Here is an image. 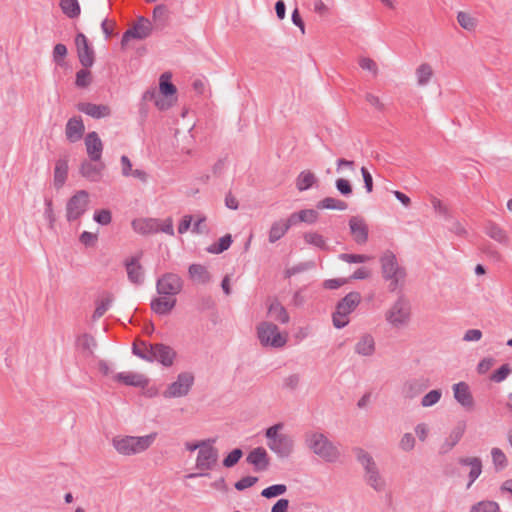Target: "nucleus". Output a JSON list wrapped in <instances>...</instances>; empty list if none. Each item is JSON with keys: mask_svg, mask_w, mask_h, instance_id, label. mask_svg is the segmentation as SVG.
<instances>
[{"mask_svg": "<svg viewBox=\"0 0 512 512\" xmlns=\"http://www.w3.org/2000/svg\"><path fill=\"white\" fill-rule=\"evenodd\" d=\"M361 294L352 291L344 296L336 305V309L332 314L333 325L337 329H342L348 325L347 316L351 314L361 302Z\"/></svg>", "mask_w": 512, "mask_h": 512, "instance_id": "nucleus-6", "label": "nucleus"}, {"mask_svg": "<svg viewBox=\"0 0 512 512\" xmlns=\"http://www.w3.org/2000/svg\"><path fill=\"white\" fill-rule=\"evenodd\" d=\"M215 442V438L206 439L204 447L198 451L196 458V468L202 472L191 473L187 476L188 478L209 476L207 471L212 470L219 459L218 449L213 446Z\"/></svg>", "mask_w": 512, "mask_h": 512, "instance_id": "nucleus-5", "label": "nucleus"}, {"mask_svg": "<svg viewBox=\"0 0 512 512\" xmlns=\"http://www.w3.org/2000/svg\"><path fill=\"white\" fill-rule=\"evenodd\" d=\"M287 491V486L285 484H274L264 488L261 491V496L266 499H272L284 494Z\"/></svg>", "mask_w": 512, "mask_h": 512, "instance_id": "nucleus-46", "label": "nucleus"}, {"mask_svg": "<svg viewBox=\"0 0 512 512\" xmlns=\"http://www.w3.org/2000/svg\"><path fill=\"white\" fill-rule=\"evenodd\" d=\"M114 381L127 386L145 388L149 380L140 373L136 372H120L113 376Z\"/></svg>", "mask_w": 512, "mask_h": 512, "instance_id": "nucleus-19", "label": "nucleus"}, {"mask_svg": "<svg viewBox=\"0 0 512 512\" xmlns=\"http://www.w3.org/2000/svg\"><path fill=\"white\" fill-rule=\"evenodd\" d=\"M133 229L140 234L159 232V222L156 219H138L132 222Z\"/></svg>", "mask_w": 512, "mask_h": 512, "instance_id": "nucleus-28", "label": "nucleus"}, {"mask_svg": "<svg viewBox=\"0 0 512 512\" xmlns=\"http://www.w3.org/2000/svg\"><path fill=\"white\" fill-rule=\"evenodd\" d=\"M359 66L363 69V70H367L371 73H373V75H377L378 73V68H377V64L376 62L371 59V58H368V57H362L360 60H359Z\"/></svg>", "mask_w": 512, "mask_h": 512, "instance_id": "nucleus-63", "label": "nucleus"}, {"mask_svg": "<svg viewBox=\"0 0 512 512\" xmlns=\"http://www.w3.org/2000/svg\"><path fill=\"white\" fill-rule=\"evenodd\" d=\"M354 452L356 454L357 461L363 466L364 470L376 464L373 457L364 449L355 448Z\"/></svg>", "mask_w": 512, "mask_h": 512, "instance_id": "nucleus-49", "label": "nucleus"}, {"mask_svg": "<svg viewBox=\"0 0 512 512\" xmlns=\"http://www.w3.org/2000/svg\"><path fill=\"white\" fill-rule=\"evenodd\" d=\"M75 45L80 64L84 68L92 67L95 62V52L89 44L87 37L83 33H78L76 35Z\"/></svg>", "mask_w": 512, "mask_h": 512, "instance_id": "nucleus-13", "label": "nucleus"}, {"mask_svg": "<svg viewBox=\"0 0 512 512\" xmlns=\"http://www.w3.org/2000/svg\"><path fill=\"white\" fill-rule=\"evenodd\" d=\"M410 303L403 295L386 312V320L396 328L406 325L410 320Z\"/></svg>", "mask_w": 512, "mask_h": 512, "instance_id": "nucleus-8", "label": "nucleus"}, {"mask_svg": "<svg viewBox=\"0 0 512 512\" xmlns=\"http://www.w3.org/2000/svg\"><path fill=\"white\" fill-rule=\"evenodd\" d=\"M139 258V256H134L124 263L129 281L136 285H140L144 281V271L139 263Z\"/></svg>", "mask_w": 512, "mask_h": 512, "instance_id": "nucleus-21", "label": "nucleus"}, {"mask_svg": "<svg viewBox=\"0 0 512 512\" xmlns=\"http://www.w3.org/2000/svg\"><path fill=\"white\" fill-rule=\"evenodd\" d=\"M97 240H98L97 234H94V233H91L88 231L82 232L79 237V241L86 247L94 246L96 244Z\"/></svg>", "mask_w": 512, "mask_h": 512, "instance_id": "nucleus-64", "label": "nucleus"}, {"mask_svg": "<svg viewBox=\"0 0 512 512\" xmlns=\"http://www.w3.org/2000/svg\"><path fill=\"white\" fill-rule=\"evenodd\" d=\"M316 208L319 210L322 209H331V210H340L344 211L348 208V204L340 199H336L333 197H326L317 202Z\"/></svg>", "mask_w": 512, "mask_h": 512, "instance_id": "nucleus-37", "label": "nucleus"}, {"mask_svg": "<svg viewBox=\"0 0 512 512\" xmlns=\"http://www.w3.org/2000/svg\"><path fill=\"white\" fill-rule=\"evenodd\" d=\"M415 443V437L411 433H405L399 442V448L405 452H409L414 449Z\"/></svg>", "mask_w": 512, "mask_h": 512, "instance_id": "nucleus-58", "label": "nucleus"}, {"mask_svg": "<svg viewBox=\"0 0 512 512\" xmlns=\"http://www.w3.org/2000/svg\"><path fill=\"white\" fill-rule=\"evenodd\" d=\"M355 352L362 356H371L375 352V341L371 334H364L355 345Z\"/></svg>", "mask_w": 512, "mask_h": 512, "instance_id": "nucleus-31", "label": "nucleus"}, {"mask_svg": "<svg viewBox=\"0 0 512 512\" xmlns=\"http://www.w3.org/2000/svg\"><path fill=\"white\" fill-rule=\"evenodd\" d=\"M189 277L200 284H206L211 281V275L207 268L201 264H191L188 268Z\"/></svg>", "mask_w": 512, "mask_h": 512, "instance_id": "nucleus-30", "label": "nucleus"}, {"mask_svg": "<svg viewBox=\"0 0 512 512\" xmlns=\"http://www.w3.org/2000/svg\"><path fill=\"white\" fill-rule=\"evenodd\" d=\"M176 302V298L160 295V297H156L151 301L150 306L154 313L164 316L171 313L176 306Z\"/></svg>", "mask_w": 512, "mask_h": 512, "instance_id": "nucleus-23", "label": "nucleus"}, {"mask_svg": "<svg viewBox=\"0 0 512 512\" xmlns=\"http://www.w3.org/2000/svg\"><path fill=\"white\" fill-rule=\"evenodd\" d=\"M89 204V194L85 190L77 191L66 203V219L68 222L78 220L85 214Z\"/></svg>", "mask_w": 512, "mask_h": 512, "instance_id": "nucleus-9", "label": "nucleus"}, {"mask_svg": "<svg viewBox=\"0 0 512 512\" xmlns=\"http://www.w3.org/2000/svg\"><path fill=\"white\" fill-rule=\"evenodd\" d=\"M85 132V126L80 116H74L67 121L65 135L69 142L79 141Z\"/></svg>", "mask_w": 512, "mask_h": 512, "instance_id": "nucleus-20", "label": "nucleus"}, {"mask_svg": "<svg viewBox=\"0 0 512 512\" xmlns=\"http://www.w3.org/2000/svg\"><path fill=\"white\" fill-rule=\"evenodd\" d=\"M151 343L141 341L139 343L135 342L132 346V352L137 357L141 358L142 360H145L147 362L151 361Z\"/></svg>", "mask_w": 512, "mask_h": 512, "instance_id": "nucleus-40", "label": "nucleus"}, {"mask_svg": "<svg viewBox=\"0 0 512 512\" xmlns=\"http://www.w3.org/2000/svg\"><path fill=\"white\" fill-rule=\"evenodd\" d=\"M499 504L492 500H483L472 505L470 512H499Z\"/></svg>", "mask_w": 512, "mask_h": 512, "instance_id": "nucleus-44", "label": "nucleus"}, {"mask_svg": "<svg viewBox=\"0 0 512 512\" xmlns=\"http://www.w3.org/2000/svg\"><path fill=\"white\" fill-rule=\"evenodd\" d=\"M442 396V391L440 389H434L425 394L421 400V405L423 407H431L439 402Z\"/></svg>", "mask_w": 512, "mask_h": 512, "instance_id": "nucleus-52", "label": "nucleus"}, {"mask_svg": "<svg viewBox=\"0 0 512 512\" xmlns=\"http://www.w3.org/2000/svg\"><path fill=\"white\" fill-rule=\"evenodd\" d=\"M194 384V375L191 372H181L177 380L172 382L163 395L165 398H176L186 396Z\"/></svg>", "mask_w": 512, "mask_h": 512, "instance_id": "nucleus-11", "label": "nucleus"}, {"mask_svg": "<svg viewBox=\"0 0 512 512\" xmlns=\"http://www.w3.org/2000/svg\"><path fill=\"white\" fill-rule=\"evenodd\" d=\"M485 233L493 240L500 244H508V236L506 232L495 222L488 221L485 224Z\"/></svg>", "mask_w": 512, "mask_h": 512, "instance_id": "nucleus-32", "label": "nucleus"}, {"mask_svg": "<svg viewBox=\"0 0 512 512\" xmlns=\"http://www.w3.org/2000/svg\"><path fill=\"white\" fill-rule=\"evenodd\" d=\"M288 230L289 229L285 225L284 220L281 219V220L275 221L274 223H272L270 230H269V235H268L269 242L270 243L277 242L287 233Z\"/></svg>", "mask_w": 512, "mask_h": 512, "instance_id": "nucleus-39", "label": "nucleus"}, {"mask_svg": "<svg viewBox=\"0 0 512 512\" xmlns=\"http://www.w3.org/2000/svg\"><path fill=\"white\" fill-rule=\"evenodd\" d=\"M365 481L376 492H383L386 488V483L381 476L377 464L365 470Z\"/></svg>", "mask_w": 512, "mask_h": 512, "instance_id": "nucleus-24", "label": "nucleus"}, {"mask_svg": "<svg viewBox=\"0 0 512 512\" xmlns=\"http://www.w3.org/2000/svg\"><path fill=\"white\" fill-rule=\"evenodd\" d=\"M455 400L466 410L470 411L474 408V399L471 394L469 385L466 382L455 383L452 387Z\"/></svg>", "mask_w": 512, "mask_h": 512, "instance_id": "nucleus-17", "label": "nucleus"}, {"mask_svg": "<svg viewBox=\"0 0 512 512\" xmlns=\"http://www.w3.org/2000/svg\"><path fill=\"white\" fill-rule=\"evenodd\" d=\"M152 33V24L151 22L143 17L139 16L137 21L133 24L132 27L127 29L121 39V46L124 47L131 39L144 40L148 38Z\"/></svg>", "mask_w": 512, "mask_h": 512, "instance_id": "nucleus-12", "label": "nucleus"}, {"mask_svg": "<svg viewBox=\"0 0 512 512\" xmlns=\"http://www.w3.org/2000/svg\"><path fill=\"white\" fill-rule=\"evenodd\" d=\"M304 441L306 447L325 462L334 463L340 457L339 449L321 432H306Z\"/></svg>", "mask_w": 512, "mask_h": 512, "instance_id": "nucleus-1", "label": "nucleus"}, {"mask_svg": "<svg viewBox=\"0 0 512 512\" xmlns=\"http://www.w3.org/2000/svg\"><path fill=\"white\" fill-rule=\"evenodd\" d=\"M157 434L151 433L145 436L114 437L113 447L122 455L130 456L147 450L154 442Z\"/></svg>", "mask_w": 512, "mask_h": 512, "instance_id": "nucleus-4", "label": "nucleus"}, {"mask_svg": "<svg viewBox=\"0 0 512 512\" xmlns=\"http://www.w3.org/2000/svg\"><path fill=\"white\" fill-rule=\"evenodd\" d=\"M257 337L264 347L281 348L287 342V336L280 333L277 325L268 321L257 325Z\"/></svg>", "mask_w": 512, "mask_h": 512, "instance_id": "nucleus-7", "label": "nucleus"}, {"mask_svg": "<svg viewBox=\"0 0 512 512\" xmlns=\"http://www.w3.org/2000/svg\"><path fill=\"white\" fill-rule=\"evenodd\" d=\"M77 109L91 116L94 119H101L110 116L111 109L105 104H94L90 102H82L77 105Z\"/></svg>", "mask_w": 512, "mask_h": 512, "instance_id": "nucleus-22", "label": "nucleus"}, {"mask_svg": "<svg viewBox=\"0 0 512 512\" xmlns=\"http://www.w3.org/2000/svg\"><path fill=\"white\" fill-rule=\"evenodd\" d=\"M303 238L307 244L313 245L322 250L329 249L324 237L317 232H307L304 234Z\"/></svg>", "mask_w": 512, "mask_h": 512, "instance_id": "nucleus-43", "label": "nucleus"}, {"mask_svg": "<svg viewBox=\"0 0 512 512\" xmlns=\"http://www.w3.org/2000/svg\"><path fill=\"white\" fill-rule=\"evenodd\" d=\"M151 361H157L165 367H171L176 359V351L169 345L154 343L151 346Z\"/></svg>", "mask_w": 512, "mask_h": 512, "instance_id": "nucleus-14", "label": "nucleus"}, {"mask_svg": "<svg viewBox=\"0 0 512 512\" xmlns=\"http://www.w3.org/2000/svg\"><path fill=\"white\" fill-rule=\"evenodd\" d=\"M416 75L418 84L422 86L426 85L433 75L431 66L427 63L421 64L416 70Z\"/></svg>", "mask_w": 512, "mask_h": 512, "instance_id": "nucleus-47", "label": "nucleus"}, {"mask_svg": "<svg viewBox=\"0 0 512 512\" xmlns=\"http://www.w3.org/2000/svg\"><path fill=\"white\" fill-rule=\"evenodd\" d=\"M317 183V177L310 170H304L296 178V188L299 191H306Z\"/></svg>", "mask_w": 512, "mask_h": 512, "instance_id": "nucleus-35", "label": "nucleus"}, {"mask_svg": "<svg viewBox=\"0 0 512 512\" xmlns=\"http://www.w3.org/2000/svg\"><path fill=\"white\" fill-rule=\"evenodd\" d=\"M283 429L282 423H277L265 431L267 446L279 458L286 459L290 457L294 449V441L288 434L279 433Z\"/></svg>", "mask_w": 512, "mask_h": 512, "instance_id": "nucleus-3", "label": "nucleus"}, {"mask_svg": "<svg viewBox=\"0 0 512 512\" xmlns=\"http://www.w3.org/2000/svg\"><path fill=\"white\" fill-rule=\"evenodd\" d=\"M258 482V477L256 476H245L235 482L234 487L238 491H243L247 488L252 487L254 484Z\"/></svg>", "mask_w": 512, "mask_h": 512, "instance_id": "nucleus-59", "label": "nucleus"}, {"mask_svg": "<svg viewBox=\"0 0 512 512\" xmlns=\"http://www.w3.org/2000/svg\"><path fill=\"white\" fill-rule=\"evenodd\" d=\"M510 373L511 368L509 364H503L491 374L490 380L496 383H500L504 381Z\"/></svg>", "mask_w": 512, "mask_h": 512, "instance_id": "nucleus-54", "label": "nucleus"}, {"mask_svg": "<svg viewBox=\"0 0 512 512\" xmlns=\"http://www.w3.org/2000/svg\"><path fill=\"white\" fill-rule=\"evenodd\" d=\"M301 377L299 374H291L283 379V388L288 390L297 389L300 383Z\"/></svg>", "mask_w": 512, "mask_h": 512, "instance_id": "nucleus-62", "label": "nucleus"}, {"mask_svg": "<svg viewBox=\"0 0 512 512\" xmlns=\"http://www.w3.org/2000/svg\"><path fill=\"white\" fill-rule=\"evenodd\" d=\"M457 21L459 25L468 31H472L476 27V20L468 13H465L463 11L458 12L457 14Z\"/></svg>", "mask_w": 512, "mask_h": 512, "instance_id": "nucleus-50", "label": "nucleus"}, {"mask_svg": "<svg viewBox=\"0 0 512 512\" xmlns=\"http://www.w3.org/2000/svg\"><path fill=\"white\" fill-rule=\"evenodd\" d=\"M491 456L496 470H502L507 467V457L500 448H493L491 450Z\"/></svg>", "mask_w": 512, "mask_h": 512, "instance_id": "nucleus-48", "label": "nucleus"}, {"mask_svg": "<svg viewBox=\"0 0 512 512\" xmlns=\"http://www.w3.org/2000/svg\"><path fill=\"white\" fill-rule=\"evenodd\" d=\"M380 264L383 279L390 282L389 291L402 288L407 274L405 268L399 265L396 255L386 250L380 257Z\"/></svg>", "mask_w": 512, "mask_h": 512, "instance_id": "nucleus-2", "label": "nucleus"}, {"mask_svg": "<svg viewBox=\"0 0 512 512\" xmlns=\"http://www.w3.org/2000/svg\"><path fill=\"white\" fill-rule=\"evenodd\" d=\"M183 288V280L175 273H165L157 279L156 289L161 296L175 298Z\"/></svg>", "mask_w": 512, "mask_h": 512, "instance_id": "nucleus-10", "label": "nucleus"}, {"mask_svg": "<svg viewBox=\"0 0 512 512\" xmlns=\"http://www.w3.org/2000/svg\"><path fill=\"white\" fill-rule=\"evenodd\" d=\"M172 74L165 72L159 79V94L165 98L174 96L177 92L176 86L171 81Z\"/></svg>", "mask_w": 512, "mask_h": 512, "instance_id": "nucleus-33", "label": "nucleus"}, {"mask_svg": "<svg viewBox=\"0 0 512 512\" xmlns=\"http://www.w3.org/2000/svg\"><path fill=\"white\" fill-rule=\"evenodd\" d=\"M93 219L100 225H108L112 220L111 211L108 209L96 210Z\"/></svg>", "mask_w": 512, "mask_h": 512, "instance_id": "nucleus-57", "label": "nucleus"}, {"mask_svg": "<svg viewBox=\"0 0 512 512\" xmlns=\"http://www.w3.org/2000/svg\"><path fill=\"white\" fill-rule=\"evenodd\" d=\"M339 259L347 263H365L370 259V257L362 254L342 253L339 255Z\"/></svg>", "mask_w": 512, "mask_h": 512, "instance_id": "nucleus-61", "label": "nucleus"}, {"mask_svg": "<svg viewBox=\"0 0 512 512\" xmlns=\"http://www.w3.org/2000/svg\"><path fill=\"white\" fill-rule=\"evenodd\" d=\"M335 186H336L337 191L345 197H349L353 192L352 185H351L350 181L347 179L338 178L335 181Z\"/></svg>", "mask_w": 512, "mask_h": 512, "instance_id": "nucleus-55", "label": "nucleus"}, {"mask_svg": "<svg viewBox=\"0 0 512 512\" xmlns=\"http://www.w3.org/2000/svg\"><path fill=\"white\" fill-rule=\"evenodd\" d=\"M232 236L230 234H226L222 236L217 243H214L207 247V252L211 254H220L226 251L232 244Z\"/></svg>", "mask_w": 512, "mask_h": 512, "instance_id": "nucleus-42", "label": "nucleus"}, {"mask_svg": "<svg viewBox=\"0 0 512 512\" xmlns=\"http://www.w3.org/2000/svg\"><path fill=\"white\" fill-rule=\"evenodd\" d=\"M113 300H114V297L111 293L104 292L101 296V299L96 301V308L92 315L93 320H97V319L101 318L106 313V311L109 309Z\"/></svg>", "mask_w": 512, "mask_h": 512, "instance_id": "nucleus-36", "label": "nucleus"}, {"mask_svg": "<svg viewBox=\"0 0 512 512\" xmlns=\"http://www.w3.org/2000/svg\"><path fill=\"white\" fill-rule=\"evenodd\" d=\"M243 451L240 448H235L223 459L222 464L226 468L234 467L242 458Z\"/></svg>", "mask_w": 512, "mask_h": 512, "instance_id": "nucleus-51", "label": "nucleus"}, {"mask_svg": "<svg viewBox=\"0 0 512 512\" xmlns=\"http://www.w3.org/2000/svg\"><path fill=\"white\" fill-rule=\"evenodd\" d=\"M319 218V213L315 209L300 210L299 219L308 224L315 223Z\"/></svg>", "mask_w": 512, "mask_h": 512, "instance_id": "nucleus-60", "label": "nucleus"}, {"mask_svg": "<svg viewBox=\"0 0 512 512\" xmlns=\"http://www.w3.org/2000/svg\"><path fill=\"white\" fill-rule=\"evenodd\" d=\"M465 431L464 425H457L445 439L439 448L440 454H446L451 451L461 440Z\"/></svg>", "mask_w": 512, "mask_h": 512, "instance_id": "nucleus-27", "label": "nucleus"}, {"mask_svg": "<svg viewBox=\"0 0 512 512\" xmlns=\"http://www.w3.org/2000/svg\"><path fill=\"white\" fill-rule=\"evenodd\" d=\"M458 462L460 465L471 467V469L469 471V475H468L469 482L467 484V489H469L482 472L481 459L478 457H465V458H460Z\"/></svg>", "mask_w": 512, "mask_h": 512, "instance_id": "nucleus-26", "label": "nucleus"}, {"mask_svg": "<svg viewBox=\"0 0 512 512\" xmlns=\"http://www.w3.org/2000/svg\"><path fill=\"white\" fill-rule=\"evenodd\" d=\"M68 175V160L60 158L56 161L54 169V186L60 189L66 182Z\"/></svg>", "mask_w": 512, "mask_h": 512, "instance_id": "nucleus-29", "label": "nucleus"}, {"mask_svg": "<svg viewBox=\"0 0 512 512\" xmlns=\"http://www.w3.org/2000/svg\"><path fill=\"white\" fill-rule=\"evenodd\" d=\"M248 464L252 465L254 471L263 472L270 467V457L263 447H256L246 457Z\"/></svg>", "mask_w": 512, "mask_h": 512, "instance_id": "nucleus-15", "label": "nucleus"}, {"mask_svg": "<svg viewBox=\"0 0 512 512\" xmlns=\"http://www.w3.org/2000/svg\"><path fill=\"white\" fill-rule=\"evenodd\" d=\"M59 6L62 12L69 18H77L81 13L78 0H60Z\"/></svg>", "mask_w": 512, "mask_h": 512, "instance_id": "nucleus-38", "label": "nucleus"}, {"mask_svg": "<svg viewBox=\"0 0 512 512\" xmlns=\"http://www.w3.org/2000/svg\"><path fill=\"white\" fill-rule=\"evenodd\" d=\"M92 74L89 68H82L76 73L75 77V86L77 88H87L92 83Z\"/></svg>", "mask_w": 512, "mask_h": 512, "instance_id": "nucleus-45", "label": "nucleus"}, {"mask_svg": "<svg viewBox=\"0 0 512 512\" xmlns=\"http://www.w3.org/2000/svg\"><path fill=\"white\" fill-rule=\"evenodd\" d=\"M105 168V165L101 162L93 164L90 161H84L80 167L81 175L92 181L98 182L102 177V171Z\"/></svg>", "mask_w": 512, "mask_h": 512, "instance_id": "nucleus-25", "label": "nucleus"}, {"mask_svg": "<svg viewBox=\"0 0 512 512\" xmlns=\"http://www.w3.org/2000/svg\"><path fill=\"white\" fill-rule=\"evenodd\" d=\"M268 313L274 320L280 322L281 324H287L290 320L287 310L278 300H274L269 305Z\"/></svg>", "mask_w": 512, "mask_h": 512, "instance_id": "nucleus-34", "label": "nucleus"}, {"mask_svg": "<svg viewBox=\"0 0 512 512\" xmlns=\"http://www.w3.org/2000/svg\"><path fill=\"white\" fill-rule=\"evenodd\" d=\"M425 388L426 386L422 384L420 380L413 379L405 383L403 393L405 397L412 399L419 395Z\"/></svg>", "mask_w": 512, "mask_h": 512, "instance_id": "nucleus-41", "label": "nucleus"}, {"mask_svg": "<svg viewBox=\"0 0 512 512\" xmlns=\"http://www.w3.org/2000/svg\"><path fill=\"white\" fill-rule=\"evenodd\" d=\"M45 210H44V217L48 221L49 228L51 230L54 229V225L56 222V216L53 210V201L51 198H45Z\"/></svg>", "mask_w": 512, "mask_h": 512, "instance_id": "nucleus-53", "label": "nucleus"}, {"mask_svg": "<svg viewBox=\"0 0 512 512\" xmlns=\"http://www.w3.org/2000/svg\"><path fill=\"white\" fill-rule=\"evenodd\" d=\"M66 55H67V47L64 44L58 43L54 46L53 60L57 65H59V66L63 65L64 58L66 57Z\"/></svg>", "mask_w": 512, "mask_h": 512, "instance_id": "nucleus-56", "label": "nucleus"}, {"mask_svg": "<svg viewBox=\"0 0 512 512\" xmlns=\"http://www.w3.org/2000/svg\"><path fill=\"white\" fill-rule=\"evenodd\" d=\"M349 228L353 240L357 244L363 245L368 241L369 228L362 217L352 216L349 219Z\"/></svg>", "mask_w": 512, "mask_h": 512, "instance_id": "nucleus-16", "label": "nucleus"}, {"mask_svg": "<svg viewBox=\"0 0 512 512\" xmlns=\"http://www.w3.org/2000/svg\"><path fill=\"white\" fill-rule=\"evenodd\" d=\"M86 151L90 161L99 162L101 160L103 143L99 138L97 132H89L85 137Z\"/></svg>", "mask_w": 512, "mask_h": 512, "instance_id": "nucleus-18", "label": "nucleus"}]
</instances>
